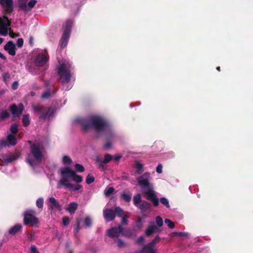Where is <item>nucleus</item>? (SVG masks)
<instances>
[{
  "mask_svg": "<svg viewBox=\"0 0 253 253\" xmlns=\"http://www.w3.org/2000/svg\"><path fill=\"white\" fill-rule=\"evenodd\" d=\"M75 121L81 123L84 130L93 129L97 137L104 136L106 142L103 148L105 150L110 149L120 140V136L112 125L102 116L92 115L86 119L79 118Z\"/></svg>",
  "mask_w": 253,
  "mask_h": 253,
  "instance_id": "f257e3e1",
  "label": "nucleus"
},
{
  "mask_svg": "<svg viewBox=\"0 0 253 253\" xmlns=\"http://www.w3.org/2000/svg\"><path fill=\"white\" fill-rule=\"evenodd\" d=\"M60 176L61 178L58 182L57 187L58 188L64 187L72 191H77L82 189V186L79 184H73L71 181L80 183L83 181V177L77 174L75 171L69 167H64L60 169Z\"/></svg>",
  "mask_w": 253,
  "mask_h": 253,
  "instance_id": "f03ea898",
  "label": "nucleus"
},
{
  "mask_svg": "<svg viewBox=\"0 0 253 253\" xmlns=\"http://www.w3.org/2000/svg\"><path fill=\"white\" fill-rule=\"evenodd\" d=\"M152 177L150 172L146 171L136 177V182L139 186L143 197L151 201L155 207L159 205V198L151 182Z\"/></svg>",
  "mask_w": 253,
  "mask_h": 253,
  "instance_id": "7ed1b4c3",
  "label": "nucleus"
},
{
  "mask_svg": "<svg viewBox=\"0 0 253 253\" xmlns=\"http://www.w3.org/2000/svg\"><path fill=\"white\" fill-rule=\"evenodd\" d=\"M73 69L72 63L69 60H65L60 63L58 68V74L61 84L66 90L70 89L73 86L71 81L73 77Z\"/></svg>",
  "mask_w": 253,
  "mask_h": 253,
  "instance_id": "20e7f679",
  "label": "nucleus"
},
{
  "mask_svg": "<svg viewBox=\"0 0 253 253\" xmlns=\"http://www.w3.org/2000/svg\"><path fill=\"white\" fill-rule=\"evenodd\" d=\"M43 148L39 144H34L31 146V155H29L26 161L32 167L36 166L42 158Z\"/></svg>",
  "mask_w": 253,
  "mask_h": 253,
  "instance_id": "39448f33",
  "label": "nucleus"
},
{
  "mask_svg": "<svg viewBox=\"0 0 253 253\" xmlns=\"http://www.w3.org/2000/svg\"><path fill=\"white\" fill-rule=\"evenodd\" d=\"M73 25V21L72 19L67 20L63 25V34L60 42L61 48H64L67 45Z\"/></svg>",
  "mask_w": 253,
  "mask_h": 253,
  "instance_id": "423d86ee",
  "label": "nucleus"
},
{
  "mask_svg": "<svg viewBox=\"0 0 253 253\" xmlns=\"http://www.w3.org/2000/svg\"><path fill=\"white\" fill-rule=\"evenodd\" d=\"M134 205L143 212L150 211L151 210V205L150 203L142 200L141 195L137 194L133 198Z\"/></svg>",
  "mask_w": 253,
  "mask_h": 253,
  "instance_id": "0eeeda50",
  "label": "nucleus"
},
{
  "mask_svg": "<svg viewBox=\"0 0 253 253\" xmlns=\"http://www.w3.org/2000/svg\"><path fill=\"white\" fill-rule=\"evenodd\" d=\"M48 59V55L46 51L39 53L34 59V64L37 67H45L46 66Z\"/></svg>",
  "mask_w": 253,
  "mask_h": 253,
  "instance_id": "6e6552de",
  "label": "nucleus"
},
{
  "mask_svg": "<svg viewBox=\"0 0 253 253\" xmlns=\"http://www.w3.org/2000/svg\"><path fill=\"white\" fill-rule=\"evenodd\" d=\"M35 211L32 210H27L24 214V223L25 225L31 224L35 225L38 223V219L35 217Z\"/></svg>",
  "mask_w": 253,
  "mask_h": 253,
  "instance_id": "1a4fd4ad",
  "label": "nucleus"
},
{
  "mask_svg": "<svg viewBox=\"0 0 253 253\" xmlns=\"http://www.w3.org/2000/svg\"><path fill=\"white\" fill-rule=\"evenodd\" d=\"M10 22L8 18L4 16L2 18L0 17V34L3 36L8 35Z\"/></svg>",
  "mask_w": 253,
  "mask_h": 253,
  "instance_id": "9d476101",
  "label": "nucleus"
},
{
  "mask_svg": "<svg viewBox=\"0 0 253 253\" xmlns=\"http://www.w3.org/2000/svg\"><path fill=\"white\" fill-rule=\"evenodd\" d=\"M47 205L49 210L52 211H61L62 209L61 205L54 197H49L47 200Z\"/></svg>",
  "mask_w": 253,
  "mask_h": 253,
  "instance_id": "9b49d317",
  "label": "nucleus"
},
{
  "mask_svg": "<svg viewBox=\"0 0 253 253\" xmlns=\"http://www.w3.org/2000/svg\"><path fill=\"white\" fill-rule=\"evenodd\" d=\"M19 157V154L17 152L9 153L7 154L0 155V159L4 164H8L16 160Z\"/></svg>",
  "mask_w": 253,
  "mask_h": 253,
  "instance_id": "f8f14e48",
  "label": "nucleus"
},
{
  "mask_svg": "<svg viewBox=\"0 0 253 253\" xmlns=\"http://www.w3.org/2000/svg\"><path fill=\"white\" fill-rule=\"evenodd\" d=\"M19 7L25 11H30L37 2L36 0H31L28 3L26 0H18Z\"/></svg>",
  "mask_w": 253,
  "mask_h": 253,
  "instance_id": "ddd939ff",
  "label": "nucleus"
},
{
  "mask_svg": "<svg viewBox=\"0 0 253 253\" xmlns=\"http://www.w3.org/2000/svg\"><path fill=\"white\" fill-rule=\"evenodd\" d=\"M120 234L126 235V233L125 232L124 228L121 225H119L118 228L112 227L108 230V236L112 238L118 237Z\"/></svg>",
  "mask_w": 253,
  "mask_h": 253,
  "instance_id": "4468645a",
  "label": "nucleus"
},
{
  "mask_svg": "<svg viewBox=\"0 0 253 253\" xmlns=\"http://www.w3.org/2000/svg\"><path fill=\"white\" fill-rule=\"evenodd\" d=\"M24 106L23 104L20 103L18 105L13 104L10 107V110L13 117H18L23 112Z\"/></svg>",
  "mask_w": 253,
  "mask_h": 253,
  "instance_id": "2eb2a0df",
  "label": "nucleus"
},
{
  "mask_svg": "<svg viewBox=\"0 0 253 253\" xmlns=\"http://www.w3.org/2000/svg\"><path fill=\"white\" fill-rule=\"evenodd\" d=\"M157 251V249L155 246L149 243L144 245L141 250L135 253H156Z\"/></svg>",
  "mask_w": 253,
  "mask_h": 253,
  "instance_id": "dca6fc26",
  "label": "nucleus"
},
{
  "mask_svg": "<svg viewBox=\"0 0 253 253\" xmlns=\"http://www.w3.org/2000/svg\"><path fill=\"white\" fill-rule=\"evenodd\" d=\"M0 143L2 146H9V145L14 146L16 145L17 143L16 135L12 134H8L7 137V141L2 140L0 141Z\"/></svg>",
  "mask_w": 253,
  "mask_h": 253,
  "instance_id": "f3484780",
  "label": "nucleus"
},
{
  "mask_svg": "<svg viewBox=\"0 0 253 253\" xmlns=\"http://www.w3.org/2000/svg\"><path fill=\"white\" fill-rule=\"evenodd\" d=\"M103 216L106 221L109 222L115 219L116 214L113 210L105 209L103 211Z\"/></svg>",
  "mask_w": 253,
  "mask_h": 253,
  "instance_id": "a211bd4d",
  "label": "nucleus"
},
{
  "mask_svg": "<svg viewBox=\"0 0 253 253\" xmlns=\"http://www.w3.org/2000/svg\"><path fill=\"white\" fill-rule=\"evenodd\" d=\"M4 49L7 51L10 55L14 56L16 54V46L11 41H9L7 42L4 46Z\"/></svg>",
  "mask_w": 253,
  "mask_h": 253,
  "instance_id": "6ab92c4d",
  "label": "nucleus"
},
{
  "mask_svg": "<svg viewBox=\"0 0 253 253\" xmlns=\"http://www.w3.org/2000/svg\"><path fill=\"white\" fill-rule=\"evenodd\" d=\"M0 3L7 12L13 10V0H0Z\"/></svg>",
  "mask_w": 253,
  "mask_h": 253,
  "instance_id": "aec40b11",
  "label": "nucleus"
},
{
  "mask_svg": "<svg viewBox=\"0 0 253 253\" xmlns=\"http://www.w3.org/2000/svg\"><path fill=\"white\" fill-rule=\"evenodd\" d=\"M159 231V228L154 224V223L153 222H150L145 231V234L147 236H150L154 233Z\"/></svg>",
  "mask_w": 253,
  "mask_h": 253,
  "instance_id": "412c9836",
  "label": "nucleus"
},
{
  "mask_svg": "<svg viewBox=\"0 0 253 253\" xmlns=\"http://www.w3.org/2000/svg\"><path fill=\"white\" fill-rule=\"evenodd\" d=\"M55 114L54 110L52 108H48L47 110H44L40 116V118L43 119H49L53 116Z\"/></svg>",
  "mask_w": 253,
  "mask_h": 253,
  "instance_id": "4be33fe9",
  "label": "nucleus"
},
{
  "mask_svg": "<svg viewBox=\"0 0 253 253\" xmlns=\"http://www.w3.org/2000/svg\"><path fill=\"white\" fill-rule=\"evenodd\" d=\"M135 169V173L138 174H141L144 170V165L139 161H135L134 164Z\"/></svg>",
  "mask_w": 253,
  "mask_h": 253,
  "instance_id": "5701e85b",
  "label": "nucleus"
},
{
  "mask_svg": "<svg viewBox=\"0 0 253 253\" xmlns=\"http://www.w3.org/2000/svg\"><path fill=\"white\" fill-rule=\"evenodd\" d=\"M22 228V226L20 224H16L11 227L8 231V233L11 235H14L19 232Z\"/></svg>",
  "mask_w": 253,
  "mask_h": 253,
  "instance_id": "b1692460",
  "label": "nucleus"
},
{
  "mask_svg": "<svg viewBox=\"0 0 253 253\" xmlns=\"http://www.w3.org/2000/svg\"><path fill=\"white\" fill-rule=\"evenodd\" d=\"M78 204L75 202L71 203L68 206L67 209V211L71 214L75 213L76 210L77 209Z\"/></svg>",
  "mask_w": 253,
  "mask_h": 253,
  "instance_id": "393cba45",
  "label": "nucleus"
},
{
  "mask_svg": "<svg viewBox=\"0 0 253 253\" xmlns=\"http://www.w3.org/2000/svg\"><path fill=\"white\" fill-rule=\"evenodd\" d=\"M95 163L98 166L99 168L101 169L104 168V163L103 162V160L101 158H100L98 156H96L95 157Z\"/></svg>",
  "mask_w": 253,
  "mask_h": 253,
  "instance_id": "a878e982",
  "label": "nucleus"
},
{
  "mask_svg": "<svg viewBox=\"0 0 253 253\" xmlns=\"http://www.w3.org/2000/svg\"><path fill=\"white\" fill-rule=\"evenodd\" d=\"M62 162L64 165H70L72 163V160L69 156H64L62 158Z\"/></svg>",
  "mask_w": 253,
  "mask_h": 253,
  "instance_id": "bb28decb",
  "label": "nucleus"
},
{
  "mask_svg": "<svg viewBox=\"0 0 253 253\" xmlns=\"http://www.w3.org/2000/svg\"><path fill=\"white\" fill-rule=\"evenodd\" d=\"M160 202L162 204L165 206L167 208H170V205L168 199L165 197H162L159 200V202Z\"/></svg>",
  "mask_w": 253,
  "mask_h": 253,
  "instance_id": "cd10ccee",
  "label": "nucleus"
},
{
  "mask_svg": "<svg viewBox=\"0 0 253 253\" xmlns=\"http://www.w3.org/2000/svg\"><path fill=\"white\" fill-rule=\"evenodd\" d=\"M30 118H29V115H24L23 116L22 118V123L23 124V126H27L29 125L30 124Z\"/></svg>",
  "mask_w": 253,
  "mask_h": 253,
  "instance_id": "c85d7f7f",
  "label": "nucleus"
},
{
  "mask_svg": "<svg viewBox=\"0 0 253 253\" xmlns=\"http://www.w3.org/2000/svg\"><path fill=\"white\" fill-rule=\"evenodd\" d=\"M156 223L159 227L163 226L164 223L162 218L160 216H157L155 218Z\"/></svg>",
  "mask_w": 253,
  "mask_h": 253,
  "instance_id": "c756f323",
  "label": "nucleus"
},
{
  "mask_svg": "<svg viewBox=\"0 0 253 253\" xmlns=\"http://www.w3.org/2000/svg\"><path fill=\"white\" fill-rule=\"evenodd\" d=\"M113 156L109 154H106L104 155V158L103 159V162L104 164H107L110 162L112 160H113Z\"/></svg>",
  "mask_w": 253,
  "mask_h": 253,
  "instance_id": "7c9ffc66",
  "label": "nucleus"
},
{
  "mask_svg": "<svg viewBox=\"0 0 253 253\" xmlns=\"http://www.w3.org/2000/svg\"><path fill=\"white\" fill-rule=\"evenodd\" d=\"M115 214L119 217H122L124 215V211L120 207H117L114 211Z\"/></svg>",
  "mask_w": 253,
  "mask_h": 253,
  "instance_id": "2f4dec72",
  "label": "nucleus"
},
{
  "mask_svg": "<svg viewBox=\"0 0 253 253\" xmlns=\"http://www.w3.org/2000/svg\"><path fill=\"white\" fill-rule=\"evenodd\" d=\"M121 197L126 202H129L131 199V197L130 195L126 194L125 193H123L121 194Z\"/></svg>",
  "mask_w": 253,
  "mask_h": 253,
  "instance_id": "473e14b6",
  "label": "nucleus"
},
{
  "mask_svg": "<svg viewBox=\"0 0 253 253\" xmlns=\"http://www.w3.org/2000/svg\"><path fill=\"white\" fill-rule=\"evenodd\" d=\"M165 223L167 225L168 227L170 229H172L174 227V223L169 219H165Z\"/></svg>",
  "mask_w": 253,
  "mask_h": 253,
  "instance_id": "72a5a7b5",
  "label": "nucleus"
},
{
  "mask_svg": "<svg viewBox=\"0 0 253 253\" xmlns=\"http://www.w3.org/2000/svg\"><path fill=\"white\" fill-rule=\"evenodd\" d=\"M75 169L77 171L80 172H82L84 170L83 166L79 164H76L75 165Z\"/></svg>",
  "mask_w": 253,
  "mask_h": 253,
  "instance_id": "f704fd0d",
  "label": "nucleus"
},
{
  "mask_svg": "<svg viewBox=\"0 0 253 253\" xmlns=\"http://www.w3.org/2000/svg\"><path fill=\"white\" fill-rule=\"evenodd\" d=\"M94 181V177L91 174H88L86 179V183L88 184L92 183Z\"/></svg>",
  "mask_w": 253,
  "mask_h": 253,
  "instance_id": "c9c22d12",
  "label": "nucleus"
},
{
  "mask_svg": "<svg viewBox=\"0 0 253 253\" xmlns=\"http://www.w3.org/2000/svg\"><path fill=\"white\" fill-rule=\"evenodd\" d=\"M36 205L38 208L42 209L43 205V199L42 198H39L36 202Z\"/></svg>",
  "mask_w": 253,
  "mask_h": 253,
  "instance_id": "e433bc0d",
  "label": "nucleus"
},
{
  "mask_svg": "<svg viewBox=\"0 0 253 253\" xmlns=\"http://www.w3.org/2000/svg\"><path fill=\"white\" fill-rule=\"evenodd\" d=\"M10 131L12 133V134L16 135V134L17 133V132L18 131L17 125L16 124H13L12 125H11L10 127Z\"/></svg>",
  "mask_w": 253,
  "mask_h": 253,
  "instance_id": "4c0bfd02",
  "label": "nucleus"
},
{
  "mask_svg": "<svg viewBox=\"0 0 253 253\" xmlns=\"http://www.w3.org/2000/svg\"><path fill=\"white\" fill-rule=\"evenodd\" d=\"M0 116L1 120H3L9 117V113L7 111H2Z\"/></svg>",
  "mask_w": 253,
  "mask_h": 253,
  "instance_id": "58836bf2",
  "label": "nucleus"
},
{
  "mask_svg": "<svg viewBox=\"0 0 253 253\" xmlns=\"http://www.w3.org/2000/svg\"><path fill=\"white\" fill-rule=\"evenodd\" d=\"M33 108L35 112H38L43 111V106L39 104L35 105L33 107Z\"/></svg>",
  "mask_w": 253,
  "mask_h": 253,
  "instance_id": "ea45409f",
  "label": "nucleus"
},
{
  "mask_svg": "<svg viewBox=\"0 0 253 253\" xmlns=\"http://www.w3.org/2000/svg\"><path fill=\"white\" fill-rule=\"evenodd\" d=\"M173 234L176 236H181L183 237H188V233L187 232H174Z\"/></svg>",
  "mask_w": 253,
  "mask_h": 253,
  "instance_id": "a19ab883",
  "label": "nucleus"
},
{
  "mask_svg": "<svg viewBox=\"0 0 253 253\" xmlns=\"http://www.w3.org/2000/svg\"><path fill=\"white\" fill-rule=\"evenodd\" d=\"M92 220L89 217H86L84 219V224L85 226L89 227L91 225Z\"/></svg>",
  "mask_w": 253,
  "mask_h": 253,
  "instance_id": "79ce46f5",
  "label": "nucleus"
},
{
  "mask_svg": "<svg viewBox=\"0 0 253 253\" xmlns=\"http://www.w3.org/2000/svg\"><path fill=\"white\" fill-rule=\"evenodd\" d=\"M114 188L113 187H108L104 191V194L106 196H108L114 192Z\"/></svg>",
  "mask_w": 253,
  "mask_h": 253,
  "instance_id": "37998d69",
  "label": "nucleus"
},
{
  "mask_svg": "<svg viewBox=\"0 0 253 253\" xmlns=\"http://www.w3.org/2000/svg\"><path fill=\"white\" fill-rule=\"evenodd\" d=\"M160 241V238L159 236H156L155 238L150 243L151 244H152L153 246H155V245L159 242Z\"/></svg>",
  "mask_w": 253,
  "mask_h": 253,
  "instance_id": "c03bdc74",
  "label": "nucleus"
},
{
  "mask_svg": "<svg viewBox=\"0 0 253 253\" xmlns=\"http://www.w3.org/2000/svg\"><path fill=\"white\" fill-rule=\"evenodd\" d=\"M30 253H39L37 248L35 245H32L30 247Z\"/></svg>",
  "mask_w": 253,
  "mask_h": 253,
  "instance_id": "a18cd8bd",
  "label": "nucleus"
},
{
  "mask_svg": "<svg viewBox=\"0 0 253 253\" xmlns=\"http://www.w3.org/2000/svg\"><path fill=\"white\" fill-rule=\"evenodd\" d=\"M156 172L158 173H162L163 172V165L161 164H159L156 167Z\"/></svg>",
  "mask_w": 253,
  "mask_h": 253,
  "instance_id": "49530a36",
  "label": "nucleus"
},
{
  "mask_svg": "<svg viewBox=\"0 0 253 253\" xmlns=\"http://www.w3.org/2000/svg\"><path fill=\"white\" fill-rule=\"evenodd\" d=\"M145 242V239L143 236H140L136 241L137 244L141 245Z\"/></svg>",
  "mask_w": 253,
  "mask_h": 253,
  "instance_id": "de8ad7c7",
  "label": "nucleus"
},
{
  "mask_svg": "<svg viewBox=\"0 0 253 253\" xmlns=\"http://www.w3.org/2000/svg\"><path fill=\"white\" fill-rule=\"evenodd\" d=\"M23 43H24L23 40L21 38H20V39H18V40L17 41L16 45L18 47H21L23 46Z\"/></svg>",
  "mask_w": 253,
  "mask_h": 253,
  "instance_id": "09e8293b",
  "label": "nucleus"
},
{
  "mask_svg": "<svg viewBox=\"0 0 253 253\" xmlns=\"http://www.w3.org/2000/svg\"><path fill=\"white\" fill-rule=\"evenodd\" d=\"M113 159L116 162H119L120 159L122 158V155L120 154H116L114 156H113Z\"/></svg>",
  "mask_w": 253,
  "mask_h": 253,
  "instance_id": "8fccbe9b",
  "label": "nucleus"
},
{
  "mask_svg": "<svg viewBox=\"0 0 253 253\" xmlns=\"http://www.w3.org/2000/svg\"><path fill=\"white\" fill-rule=\"evenodd\" d=\"M128 217L127 216H124L122 217V220H121V224L123 225H126L127 224V218Z\"/></svg>",
  "mask_w": 253,
  "mask_h": 253,
  "instance_id": "3c124183",
  "label": "nucleus"
},
{
  "mask_svg": "<svg viewBox=\"0 0 253 253\" xmlns=\"http://www.w3.org/2000/svg\"><path fill=\"white\" fill-rule=\"evenodd\" d=\"M63 224L64 226H67L69 222V219L68 217H64L62 219Z\"/></svg>",
  "mask_w": 253,
  "mask_h": 253,
  "instance_id": "603ef678",
  "label": "nucleus"
},
{
  "mask_svg": "<svg viewBox=\"0 0 253 253\" xmlns=\"http://www.w3.org/2000/svg\"><path fill=\"white\" fill-rule=\"evenodd\" d=\"M50 96V93L49 91H46L43 93L42 94V97L43 98H47Z\"/></svg>",
  "mask_w": 253,
  "mask_h": 253,
  "instance_id": "864d4df0",
  "label": "nucleus"
},
{
  "mask_svg": "<svg viewBox=\"0 0 253 253\" xmlns=\"http://www.w3.org/2000/svg\"><path fill=\"white\" fill-rule=\"evenodd\" d=\"M136 226H137L138 228H141L142 225V221L141 219H139L137 222H136Z\"/></svg>",
  "mask_w": 253,
  "mask_h": 253,
  "instance_id": "5fc2aeb1",
  "label": "nucleus"
},
{
  "mask_svg": "<svg viewBox=\"0 0 253 253\" xmlns=\"http://www.w3.org/2000/svg\"><path fill=\"white\" fill-rule=\"evenodd\" d=\"M18 82L15 81L12 84V87L13 89H16L18 87Z\"/></svg>",
  "mask_w": 253,
  "mask_h": 253,
  "instance_id": "6e6d98bb",
  "label": "nucleus"
},
{
  "mask_svg": "<svg viewBox=\"0 0 253 253\" xmlns=\"http://www.w3.org/2000/svg\"><path fill=\"white\" fill-rule=\"evenodd\" d=\"M124 243L121 239H119L118 241V246L119 247H122L124 245Z\"/></svg>",
  "mask_w": 253,
  "mask_h": 253,
  "instance_id": "4d7b16f0",
  "label": "nucleus"
},
{
  "mask_svg": "<svg viewBox=\"0 0 253 253\" xmlns=\"http://www.w3.org/2000/svg\"><path fill=\"white\" fill-rule=\"evenodd\" d=\"M80 221H78L77 226L75 228V231L77 233L80 230Z\"/></svg>",
  "mask_w": 253,
  "mask_h": 253,
  "instance_id": "13d9d810",
  "label": "nucleus"
},
{
  "mask_svg": "<svg viewBox=\"0 0 253 253\" xmlns=\"http://www.w3.org/2000/svg\"><path fill=\"white\" fill-rule=\"evenodd\" d=\"M0 58L1 59L4 60H6V57L2 53H1L0 52Z\"/></svg>",
  "mask_w": 253,
  "mask_h": 253,
  "instance_id": "bf43d9fd",
  "label": "nucleus"
},
{
  "mask_svg": "<svg viewBox=\"0 0 253 253\" xmlns=\"http://www.w3.org/2000/svg\"><path fill=\"white\" fill-rule=\"evenodd\" d=\"M33 40H34L33 38L32 37H31L29 39V42H30V44H33Z\"/></svg>",
  "mask_w": 253,
  "mask_h": 253,
  "instance_id": "052dcab7",
  "label": "nucleus"
},
{
  "mask_svg": "<svg viewBox=\"0 0 253 253\" xmlns=\"http://www.w3.org/2000/svg\"><path fill=\"white\" fill-rule=\"evenodd\" d=\"M169 154L171 157H173L174 156V153L172 152H170Z\"/></svg>",
  "mask_w": 253,
  "mask_h": 253,
  "instance_id": "680f3d73",
  "label": "nucleus"
},
{
  "mask_svg": "<svg viewBox=\"0 0 253 253\" xmlns=\"http://www.w3.org/2000/svg\"><path fill=\"white\" fill-rule=\"evenodd\" d=\"M3 42V39L1 38H0V44L2 43V42Z\"/></svg>",
  "mask_w": 253,
  "mask_h": 253,
  "instance_id": "e2e57ef3",
  "label": "nucleus"
},
{
  "mask_svg": "<svg viewBox=\"0 0 253 253\" xmlns=\"http://www.w3.org/2000/svg\"><path fill=\"white\" fill-rule=\"evenodd\" d=\"M4 93V91L3 90L0 91V95L3 94Z\"/></svg>",
  "mask_w": 253,
  "mask_h": 253,
  "instance_id": "0e129e2a",
  "label": "nucleus"
},
{
  "mask_svg": "<svg viewBox=\"0 0 253 253\" xmlns=\"http://www.w3.org/2000/svg\"><path fill=\"white\" fill-rule=\"evenodd\" d=\"M216 69L218 70V71H220V67H218L216 68Z\"/></svg>",
  "mask_w": 253,
  "mask_h": 253,
  "instance_id": "69168bd1",
  "label": "nucleus"
}]
</instances>
